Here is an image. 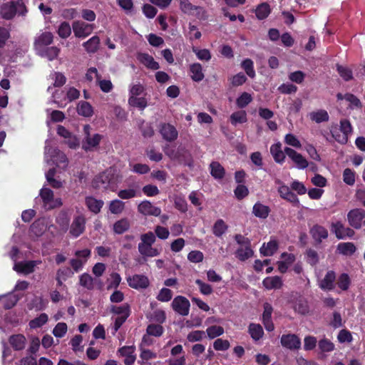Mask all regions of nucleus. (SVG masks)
I'll return each mask as SVG.
<instances>
[{
    "label": "nucleus",
    "instance_id": "obj_1",
    "mask_svg": "<svg viewBox=\"0 0 365 365\" xmlns=\"http://www.w3.org/2000/svg\"><path fill=\"white\" fill-rule=\"evenodd\" d=\"M141 242L138 245L139 253L145 257H153L160 255L161 250L153 247L155 242V234L149 231L140 235Z\"/></svg>",
    "mask_w": 365,
    "mask_h": 365
},
{
    "label": "nucleus",
    "instance_id": "obj_2",
    "mask_svg": "<svg viewBox=\"0 0 365 365\" xmlns=\"http://www.w3.org/2000/svg\"><path fill=\"white\" fill-rule=\"evenodd\" d=\"M28 10L22 0L11 1L4 3L1 6L0 14L5 20L12 19L16 14L20 16H26Z\"/></svg>",
    "mask_w": 365,
    "mask_h": 365
},
{
    "label": "nucleus",
    "instance_id": "obj_3",
    "mask_svg": "<svg viewBox=\"0 0 365 365\" xmlns=\"http://www.w3.org/2000/svg\"><path fill=\"white\" fill-rule=\"evenodd\" d=\"M347 220L349 225L356 230L361 228L365 225V210L361 208H355L351 210L347 213Z\"/></svg>",
    "mask_w": 365,
    "mask_h": 365
},
{
    "label": "nucleus",
    "instance_id": "obj_4",
    "mask_svg": "<svg viewBox=\"0 0 365 365\" xmlns=\"http://www.w3.org/2000/svg\"><path fill=\"white\" fill-rule=\"evenodd\" d=\"M114 174L112 170H106L99 173L93 180V186L96 189H107L113 181Z\"/></svg>",
    "mask_w": 365,
    "mask_h": 365
},
{
    "label": "nucleus",
    "instance_id": "obj_5",
    "mask_svg": "<svg viewBox=\"0 0 365 365\" xmlns=\"http://www.w3.org/2000/svg\"><path fill=\"white\" fill-rule=\"evenodd\" d=\"M158 130L163 140L172 143L178 139V131L176 128L169 123H160Z\"/></svg>",
    "mask_w": 365,
    "mask_h": 365
},
{
    "label": "nucleus",
    "instance_id": "obj_6",
    "mask_svg": "<svg viewBox=\"0 0 365 365\" xmlns=\"http://www.w3.org/2000/svg\"><path fill=\"white\" fill-rule=\"evenodd\" d=\"M171 306L173 309L181 316H187L189 314L190 303L185 297L180 295L175 297Z\"/></svg>",
    "mask_w": 365,
    "mask_h": 365
},
{
    "label": "nucleus",
    "instance_id": "obj_7",
    "mask_svg": "<svg viewBox=\"0 0 365 365\" xmlns=\"http://www.w3.org/2000/svg\"><path fill=\"white\" fill-rule=\"evenodd\" d=\"M331 231L335 234L336 237L339 240L346 239V237L351 238L355 235L353 229L345 227L340 221L331 223Z\"/></svg>",
    "mask_w": 365,
    "mask_h": 365
},
{
    "label": "nucleus",
    "instance_id": "obj_8",
    "mask_svg": "<svg viewBox=\"0 0 365 365\" xmlns=\"http://www.w3.org/2000/svg\"><path fill=\"white\" fill-rule=\"evenodd\" d=\"M73 31L76 37L85 38L93 31L94 25L83 21H76L72 24Z\"/></svg>",
    "mask_w": 365,
    "mask_h": 365
},
{
    "label": "nucleus",
    "instance_id": "obj_9",
    "mask_svg": "<svg viewBox=\"0 0 365 365\" xmlns=\"http://www.w3.org/2000/svg\"><path fill=\"white\" fill-rule=\"evenodd\" d=\"M284 152L289 158H290L294 163L297 169L304 170L309 166V162L307 160L295 150L286 147L284 148Z\"/></svg>",
    "mask_w": 365,
    "mask_h": 365
},
{
    "label": "nucleus",
    "instance_id": "obj_10",
    "mask_svg": "<svg viewBox=\"0 0 365 365\" xmlns=\"http://www.w3.org/2000/svg\"><path fill=\"white\" fill-rule=\"evenodd\" d=\"M282 346L290 350H298L301 347V340L294 334H282L280 339Z\"/></svg>",
    "mask_w": 365,
    "mask_h": 365
},
{
    "label": "nucleus",
    "instance_id": "obj_11",
    "mask_svg": "<svg viewBox=\"0 0 365 365\" xmlns=\"http://www.w3.org/2000/svg\"><path fill=\"white\" fill-rule=\"evenodd\" d=\"M263 308L264 311L262 316V324L267 331H272L274 329V325L272 320L273 307L269 303L264 302Z\"/></svg>",
    "mask_w": 365,
    "mask_h": 365
},
{
    "label": "nucleus",
    "instance_id": "obj_12",
    "mask_svg": "<svg viewBox=\"0 0 365 365\" xmlns=\"http://www.w3.org/2000/svg\"><path fill=\"white\" fill-rule=\"evenodd\" d=\"M41 263V260L19 262L14 264V269L19 273L29 274L33 273L35 270V267Z\"/></svg>",
    "mask_w": 365,
    "mask_h": 365
},
{
    "label": "nucleus",
    "instance_id": "obj_13",
    "mask_svg": "<svg viewBox=\"0 0 365 365\" xmlns=\"http://www.w3.org/2000/svg\"><path fill=\"white\" fill-rule=\"evenodd\" d=\"M53 41V35L50 31H45L38 36L34 42L36 50L40 51L42 48L50 46Z\"/></svg>",
    "mask_w": 365,
    "mask_h": 365
},
{
    "label": "nucleus",
    "instance_id": "obj_14",
    "mask_svg": "<svg viewBox=\"0 0 365 365\" xmlns=\"http://www.w3.org/2000/svg\"><path fill=\"white\" fill-rule=\"evenodd\" d=\"M128 285L135 289H145L149 286L148 278L143 274H134L127 278Z\"/></svg>",
    "mask_w": 365,
    "mask_h": 365
},
{
    "label": "nucleus",
    "instance_id": "obj_15",
    "mask_svg": "<svg viewBox=\"0 0 365 365\" xmlns=\"http://www.w3.org/2000/svg\"><path fill=\"white\" fill-rule=\"evenodd\" d=\"M138 211L143 215L158 217L161 213L160 207L154 206L150 201L143 200L138 206Z\"/></svg>",
    "mask_w": 365,
    "mask_h": 365
},
{
    "label": "nucleus",
    "instance_id": "obj_16",
    "mask_svg": "<svg viewBox=\"0 0 365 365\" xmlns=\"http://www.w3.org/2000/svg\"><path fill=\"white\" fill-rule=\"evenodd\" d=\"M86 219L82 215L76 216L70 228V234L74 237L80 236L85 230Z\"/></svg>",
    "mask_w": 365,
    "mask_h": 365
},
{
    "label": "nucleus",
    "instance_id": "obj_17",
    "mask_svg": "<svg viewBox=\"0 0 365 365\" xmlns=\"http://www.w3.org/2000/svg\"><path fill=\"white\" fill-rule=\"evenodd\" d=\"M309 233L316 244H320L323 240L328 237V230L319 225H314L310 229Z\"/></svg>",
    "mask_w": 365,
    "mask_h": 365
},
{
    "label": "nucleus",
    "instance_id": "obj_18",
    "mask_svg": "<svg viewBox=\"0 0 365 365\" xmlns=\"http://www.w3.org/2000/svg\"><path fill=\"white\" fill-rule=\"evenodd\" d=\"M278 192L282 198L292 203L295 206H298L299 205V200L297 195L292 192L287 185H282L279 186Z\"/></svg>",
    "mask_w": 365,
    "mask_h": 365
},
{
    "label": "nucleus",
    "instance_id": "obj_19",
    "mask_svg": "<svg viewBox=\"0 0 365 365\" xmlns=\"http://www.w3.org/2000/svg\"><path fill=\"white\" fill-rule=\"evenodd\" d=\"M103 136L101 134L96 133L93 136H85V139L82 143V148L85 151L93 150L98 146Z\"/></svg>",
    "mask_w": 365,
    "mask_h": 365
},
{
    "label": "nucleus",
    "instance_id": "obj_20",
    "mask_svg": "<svg viewBox=\"0 0 365 365\" xmlns=\"http://www.w3.org/2000/svg\"><path fill=\"white\" fill-rule=\"evenodd\" d=\"M336 280V274L330 270L327 272L323 279L319 283V287L324 291H331L334 289V282Z\"/></svg>",
    "mask_w": 365,
    "mask_h": 365
},
{
    "label": "nucleus",
    "instance_id": "obj_21",
    "mask_svg": "<svg viewBox=\"0 0 365 365\" xmlns=\"http://www.w3.org/2000/svg\"><path fill=\"white\" fill-rule=\"evenodd\" d=\"M270 153L276 163L282 164L284 162L286 153L284 150H282V143L280 142H277L271 145Z\"/></svg>",
    "mask_w": 365,
    "mask_h": 365
},
{
    "label": "nucleus",
    "instance_id": "obj_22",
    "mask_svg": "<svg viewBox=\"0 0 365 365\" xmlns=\"http://www.w3.org/2000/svg\"><path fill=\"white\" fill-rule=\"evenodd\" d=\"M270 211L271 210L269 206L260 202H257L252 207V214L259 219H266L269 216Z\"/></svg>",
    "mask_w": 365,
    "mask_h": 365
},
{
    "label": "nucleus",
    "instance_id": "obj_23",
    "mask_svg": "<svg viewBox=\"0 0 365 365\" xmlns=\"http://www.w3.org/2000/svg\"><path fill=\"white\" fill-rule=\"evenodd\" d=\"M85 204L91 212L98 214L101 212L104 202L101 200H97L94 197L88 196L86 197Z\"/></svg>",
    "mask_w": 365,
    "mask_h": 365
},
{
    "label": "nucleus",
    "instance_id": "obj_24",
    "mask_svg": "<svg viewBox=\"0 0 365 365\" xmlns=\"http://www.w3.org/2000/svg\"><path fill=\"white\" fill-rule=\"evenodd\" d=\"M100 43V38L98 36H93L88 41L83 43L82 46L88 53L93 54L98 51Z\"/></svg>",
    "mask_w": 365,
    "mask_h": 365
},
{
    "label": "nucleus",
    "instance_id": "obj_25",
    "mask_svg": "<svg viewBox=\"0 0 365 365\" xmlns=\"http://www.w3.org/2000/svg\"><path fill=\"white\" fill-rule=\"evenodd\" d=\"M118 196L122 200H129L140 195L138 185H133L127 189L120 190Z\"/></svg>",
    "mask_w": 365,
    "mask_h": 365
},
{
    "label": "nucleus",
    "instance_id": "obj_26",
    "mask_svg": "<svg viewBox=\"0 0 365 365\" xmlns=\"http://www.w3.org/2000/svg\"><path fill=\"white\" fill-rule=\"evenodd\" d=\"M73 275V272L68 267H64L60 268L56 272V280L57 282V286L61 287L63 285V282L66 281L67 279L72 277Z\"/></svg>",
    "mask_w": 365,
    "mask_h": 365
},
{
    "label": "nucleus",
    "instance_id": "obj_27",
    "mask_svg": "<svg viewBox=\"0 0 365 365\" xmlns=\"http://www.w3.org/2000/svg\"><path fill=\"white\" fill-rule=\"evenodd\" d=\"M51 160L58 166L66 167L68 165V158L66 155L60 150L55 148L53 149L51 155Z\"/></svg>",
    "mask_w": 365,
    "mask_h": 365
},
{
    "label": "nucleus",
    "instance_id": "obj_28",
    "mask_svg": "<svg viewBox=\"0 0 365 365\" xmlns=\"http://www.w3.org/2000/svg\"><path fill=\"white\" fill-rule=\"evenodd\" d=\"M138 58L148 68L158 70L160 68L159 63L148 53H140Z\"/></svg>",
    "mask_w": 365,
    "mask_h": 365
},
{
    "label": "nucleus",
    "instance_id": "obj_29",
    "mask_svg": "<svg viewBox=\"0 0 365 365\" xmlns=\"http://www.w3.org/2000/svg\"><path fill=\"white\" fill-rule=\"evenodd\" d=\"M9 343L14 350H22L25 347L26 337L23 334L12 335L9 338Z\"/></svg>",
    "mask_w": 365,
    "mask_h": 365
},
{
    "label": "nucleus",
    "instance_id": "obj_30",
    "mask_svg": "<svg viewBox=\"0 0 365 365\" xmlns=\"http://www.w3.org/2000/svg\"><path fill=\"white\" fill-rule=\"evenodd\" d=\"M190 72L191 73V78L193 81H201L205 75L202 72V67L200 63H195L190 66Z\"/></svg>",
    "mask_w": 365,
    "mask_h": 365
},
{
    "label": "nucleus",
    "instance_id": "obj_31",
    "mask_svg": "<svg viewBox=\"0 0 365 365\" xmlns=\"http://www.w3.org/2000/svg\"><path fill=\"white\" fill-rule=\"evenodd\" d=\"M38 51L41 56L47 58L49 61H53L58 56L61 49L57 46H47Z\"/></svg>",
    "mask_w": 365,
    "mask_h": 365
},
{
    "label": "nucleus",
    "instance_id": "obj_32",
    "mask_svg": "<svg viewBox=\"0 0 365 365\" xmlns=\"http://www.w3.org/2000/svg\"><path fill=\"white\" fill-rule=\"evenodd\" d=\"M336 250L343 255L351 256L356 252V248L353 242H340L336 247Z\"/></svg>",
    "mask_w": 365,
    "mask_h": 365
},
{
    "label": "nucleus",
    "instance_id": "obj_33",
    "mask_svg": "<svg viewBox=\"0 0 365 365\" xmlns=\"http://www.w3.org/2000/svg\"><path fill=\"white\" fill-rule=\"evenodd\" d=\"M278 249V243L277 240H270L269 242L263 244L259 252L263 256H272Z\"/></svg>",
    "mask_w": 365,
    "mask_h": 365
},
{
    "label": "nucleus",
    "instance_id": "obj_34",
    "mask_svg": "<svg viewBox=\"0 0 365 365\" xmlns=\"http://www.w3.org/2000/svg\"><path fill=\"white\" fill-rule=\"evenodd\" d=\"M210 174L215 179H222L225 175L224 168L217 161H213L210 165Z\"/></svg>",
    "mask_w": 365,
    "mask_h": 365
},
{
    "label": "nucleus",
    "instance_id": "obj_35",
    "mask_svg": "<svg viewBox=\"0 0 365 365\" xmlns=\"http://www.w3.org/2000/svg\"><path fill=\"white\" fill-rule=\"evenodd\" d=\"M254 255V252L251 248V246H247L245 247H240L235 252L236 257L242 261L245 262L249 258L252 257Z\"/></svg>",
    "mask_w": 365,
    "mask_h": 365
},
{
    "label": "nucleus",
    "instance_id": "obj_36",
    "mask_svg": "<svg viewBox=\"0 0 365 365\" xmlns=\"http://www.w3.org/2000/svg\"><path fill=\"white\" fill-rule=\"evenodd\" d=\"M262 283L264 287L267 289H279L282 285V279L278 276L266 277Z\"/></svg>",
    "mask_w": 365,
    "mask_h": 365
},
{
    "label": "nucleus",
    "instance_id": "obj_37",
    "mask_svg": "<svg viewBox=\"0 0 365 365\" xmlns=\"http://www.w3.org/2000/svg\"><path fill=\"white\" fill-rule=\"evenodd\" d=\"M309 117L312 121H314L317 123L327 122L329 119L327 111L324 109H320L310 113Z\"/></svg>",
    "mask_w": 365,
    "mask_h": 365
},
{
    "label": "nucleus",
    "instance_id": "obj_38",
    "mask_svg": "<svg viewBox=\"0 0 365 365\" xmlns=\"http://www.w3.org/2000/svg\"><path fill=\"white\" fill-rule=\"evenodd\" d=\"M248 331L255 341L259 340L264 335L262 327L259 324L251 323L249 325Z\"/></svg>",
    "mask_w": 365,
    "mask_h": 365
},
{
    "label": "nucleus",
    "instance_id": "obj_39",
    "mask_svg": "<svg viewBox=\"0 0 365 365\" xmlns=\"http://www.w3.org/2000/svg\"><path fill=\"white\" fill-rule=\"evenodd\" d=\"M40 196L45 206H48L49 209L55 207V206L51 205V202L53 200V192L51 189L47 187L42 188L40 191Z\"/></svg>",
    "mask_w": 365,
    "mask_h": 365
},
{
    "label": "nucleus",
    "instance_id": "obj_40",
    "mask_svg": "<svg viewBox=\"0 0 365 365\" xmlns=\"http://www.w3.org/2000/svg\"><path fill=\"white\" fill-rule=\"evenodd\" d=\"M130 227L129 220L127 218H122L114 223L113 232L118 235H121L128 230Z\"/></svg>",
    "mask_w": 365,
    "mask_h": 365
},
{
    "label": "nucleus",
    "instance_id": "obj_41",
    "mask_svg": "<svg viewBox=\"0 0 365 365\" xmlns=\"http://www.w3.org/2000/svg\"><path fill=\"white\" fill-rule=\"evenodd\" d=\"M128 104L143 110L148 106V101L145 97L129 96Z\"/></svg>",
    "mask_w": 365,
    "mask_h": 365
},
{
    "label": "nucleus",
    "instance_id": "obj_42",
    "mask_svg": "<svg viewBox=\"0 0 365 365\" xmlns=\"http://www.w3.org/2000/svg\"><path fill=\"white\" fill-rule=\"evenodd\" d=\"M78 113L84 117H91L93 113L92 106L87 101H81L78 105Z\"/></svg>",
    "mask_w": 365,
    "mask_h": 365
},
{
    "label": "nucleus",
    "instance_id": "obj_43",
    "mask_svg": "<svg viewBox=\"0 0 365 365\" xmlns=\"http://www.w3.org/2000/svg\"><path fill=\"white\" fill-rule=\"evenodd\" d=\"M228 226L226 225L225 221L222 219H219L215 222L212 227V233L215 236L220 237L226 232Z\"/></svg>",
    "mask_w": 365,
    "mask_h": 365
},
{
    "label": "nucleus",
    "instance_id": "obj_44",
    "mask_svg": "<svg viewBox=\"0 0 365 365\" xmlns=\"http://www.w3.org/2000/svg\"><path fill=\"white\" fill-rule=\"evenodd\" d=\"M46 230L44 223L40 220H35L30 227V232L36 237H41Z\"/></svg>",
    "mask_w": 365,
    "mask_h": 365
},
{
    "label": "nucleus",
    "instance_id": "obj_45",
    "mask_svg": "<svg viewBox=\"0 0 365 365\" xmlns=\"http://www.w3.org/2000/svg\"><path fill=\"white\" fill-rule=\"evenodd\" d=\"M230 119L233 125H236L237 123H244L247 121V113L245 110L236 111L232 113Z\"/></svg>",
    "mask_w": 365,
    "mask_h": 365
},
{
    "label": "nucleus",
    "instance_id": "obj_46",
    "mask_svg": "<svg viewBox=\"0 0 365 365\" xmlns=\"http://www.w3.org/2000/svg\"><path fill=\"white\" fill-rule=\"evenodd\" d=\"M139 124V129L142 135L145 138H150L154 135V130L150 123H146L144 120H140Z\"/></svg>",
    "mask_w": 365,
    "mask_h": 365
},
{
    "label": "nucleus",
    "instance_id": "obj_47",
    "mask_svg": "<svg viewBox=\"0 0 365 365\" xmlns=\"http://www.w3.org/2000/svg\"><path fill=\"white\" fill-rule=\"evenodd\" d=\"M269 14L270 7L269 5L267 3H262L257 7L255 10L256 16L259 20L266 19Z\"/></svg>",
    "mask_w": 365,
    "mask_h": 365
},
{
    "label": "nucleus",
    "instance_id": "obj_48",
    "mask_svg": "<svg viewBox=\"0 0 365 365\" xmlns=\"http://www.w3.org/2000/svg\"><path fill=\"white\" fill-rule=\"evenodd\" d=\"M58 35L62 38H67L71 34V28L68 22L63 21L57 30Z\"/></svg>",
    "mask_w": 365,
    "mask_h": 365
},
{
    "label": "nucleus",
    "instance_id": "obj_49",
    "mask_svg": "<svg viewBox=\"0 0 365 365\" xmlns=\"http://www.w3.org/2000/svg\"><path fill=\"white\" fill-rule=\"evenodd\" d=\"M125 203L120 200H113L109 204V210L112 214L118 215L123 212Z\"/></svg>",
    "mask_w": 365,
    "mask_h": 365
},
{
    "label": "nucleus",
    "instance_id": "obj_50",
    "mask_svg": "<svg viewBox=\"0 0 365 365\" xmlns=\"http://www.w3.org/2000/svg\"><path fill=\"white\" fill-rule=\"evenodd\" d=\"M110 312L120 316L128 315V317H129L130 314V308L128 304L118 307L113 305L110 308Z\"/></svg>",
    "mask_w": 365,
    "mask_h": 365
},
{
    "label": "nucleus",
    "instance_id": "obj_51",
    "mask_svg": "<svg viewBox=\"0 0 365 365\" xmlns=\"http://www.w3.org/2000/svg\"><path fill=\"white\" fill-rule=\"evenodd\" d=\"M330 132L332 138L338 143L341 144H346L347 143L348 136L342 133L336 126L332 127Z\"/></svg>",
    "mask_w": 365,
    "mask_h": 365
},
{
    "label": "nucleus",
    "instance_id": "obj_52",
    "mask_svg": "<svg viewBox=\"0 0 365 365\" xmlns=\"http://www.w3.org/2000/svg\"><path fill=\"white\" fill-rule=\"evenodd\" d=\"M241 66L249 77L253 78L255 76L254 63L250 58H246L243 60L241 63Z\"/></svg>",
    "mask_w": 365,
    "mask_h": 365
},
{
    "label": "nucleus",
    "instance_id": "obj_53",
    "mask_svg": "<svg viewBox=\"0 0 365 365\" xmlns=\"http://www.w3.org/2000/svg\"><path fill=\"white\" fill-rule=\"evenodd\" d=\"M252 101V96L247 93H242L236 100V104L238 108H244Z\"/></svg>",
    "mask_w": 365,
    "mask_h": 365
},
{
    "label": "nucleus",
    "instance_id": "obj_54",
    "mask_svg": "<svg viewBox=\"0 0 365 365\" xmlns=\"http://www.w3.org/2000/svg\"><path fill=\"white\" fill-rule=\"evenodd\" d=\"M164 331L163 327L160 324H150L147 327L146 332L149 336H160Z\"/></svg>",
    "mask_w": 365,
    "mask_h": 365
},
{
    "label": "nucleus",
    "instance_id": "obj_55",
    "mask_svg": "<svg viewBox=\"0 0 365 365\" xmlns=\"http://www.w3.org/2000/svg\"><path fill=\"white\" fill-rule=\"evenodd\" d=\"M48 322V315L45 313L41 314L38 317L32 319L29 322V326L31 329H36L42 327Z\"/></svg>",
    "mask_w": 365,
    "mask_h": 365
},
{
    "label": "nucleus",
    "instance_id": "obj_56",
    "mask_svg": "<svg viewBox=\"0 0 365 365\" xmlns=\"http://www.w3.org/2000/svg\"><path fill=\"white\" fill-rule=\"evenodd\" d=\"M79 283L81 286L88 289H93V277L88 273H83L80 276Z\"/></svg>",
    "mask_w": 365,
    "mask_h": 365
},
{
    "label": "nucleus",
    "instance_id": "obj_57",
    "mask_svg": "<svg viewBox=\"0 0 365 365\" xmlns=\"http://www.w3.org/2000/svg\"><path fill=\"white\" fill-rule=\"evenodd\" d=\"M180 10L187 14H192L193 11L200 9L199 6L192 5L189 0H179Z\"/></svg>",
    "mask_w": 365,
    "mask_h": 365
},
{
    "label": "nucleus",
    "instance_id": "obj_58",
    "mask_svg": "<svg viewBox=\"0 0 365 365\" xmlns=\"http://www.w3.org/2000/svg\"><path fill=\"white\" fill-rule=\"evenodd\" d=\"M318 346L322 352H331L335 348L334 343L327 338L320 339L318 342Z\"/></svg>",
    "mask_w": 365,
    "mask_h": 365
},
{
    "label": "nucleus",
    "instance_id": "obj_59",
    "mask_svg": "<svg viewBox=\"0 0 365 365\" xmlns=\"http://www.w3.org/2000/svg\"><path fill=\"white\" fill-rule=\"evenodd\" d=\"M350 283V278L346 273L340 274L336 282L337 286L343 291H346L349 289Z\"/></svg>",
    "mask_w": 365,
    "mask_h": 365
},
{
    "label": "nucleus",
    "instance_id": "obj_60",
    "mask_svg": "<svg viewBox=\"0 0 365 365\" xmlns=\"http://www.w3.org/2000/svg\"><path fill=\"white\" fill-rule=\"evenodd\" d=\"M206 332L210 339H215L223 334L224 329L220 326L212 325L207 329Z\"/></svg>",
    "mask_w": 365,
    "mask_h": 365
},
{
    "label": "nucleus",
    "instance_id": "obj_61",
    "mask_svg": "<svg viewBox=\"0 0 365 365\" xmlns=\"http://www.w3.org/2000/svg\"><path fill=\"white\" fill-rule=\"evenodd\" d=\"M307 262L312 266H315L318 264L319 258L317 251L313 249H308L306 252Z\"/></svg>",
    "mask_w": 365,
    "mask_h": 365
},
{
    "label": "nucleus",
    "instance_id": "obj_62",
    "mask_svg": "<svg viewBox=\"0 0 365 365\" xmlns=\"http://www.w3.org/2000/svg\"><path fill=\"white\" fill-rule=\"evenodd\" d=\"M294 309L296 312L304 315L309 312V307L307 302L304 300H297L294 305Z\"/></svg>",
    "mask_w": 365,
    "mask_h": 365
},
{
    "label": "nucleus",
    "instance_id": "obj_63",
    "mask_svg": "<svg viewBox=\"0 0 365 365\" xmlns=\"http://www.w3.org/2000/svg\"><path fill=\"white\" fill-rule=\"evenodd\" d=\"M68 327L64 322L58 323L53 329V334L57 338H62L67 332Z\"/></svg>",
    "mask_w": 365,
    "mask_h": 365
},
{
    "label": "nucleus",
    "instance_id": "obj_64",
    "mask_svg": "<svg viewBox=\"0 0 365 365\" xmlns=\"http://www.w3.org/2000/svg\"><path fill=\"white\" fill-rule=\"evenodd\" d=\"M234 193L238 200H242L249 195V190L244 185H238L235 189Z\"/></svg>",
    "mask_w": 365,
    "mask_h": 365
}]
</instances>
